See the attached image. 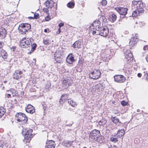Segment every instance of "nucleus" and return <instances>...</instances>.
Instances as JSON below:
<instances>
[{
    "label": "nucleus",
    "instance_id": "obj_13",
    "mask_svg": "<svg viewBox=\"0 0 148 148\" xmlns=\"http://www.w3.org/2000/svg\"><path fill=\"white\" fill-rule=\"evenodd\" d=\"M25 110L27 112L31 114H32L35 112L34 107L30 104H29L25 108Z\"/></svg>",
    "mask_w": 148,
    "mask_h": 148
},
{
    "label": "nucleus",
    "instance_id": "obj_5",
    "mask_svg": "<svg viewBox=\"0 0 148 148\" xmlns=\"http://www.w3.org/2000/svg\"><path fill=\"white\" fill-rule=\"evenodd\" d=\"M144 6L143 3L141 1H132V8L133 9L136 8L142 11H143L142 8Z\"/></svg>",
    "mask_w": 148,
    "mask_h": 148
},
{
    "label": "nucleus",
    "instance_id": "obj_34",
    "mask_svg": "<svg viewBox=\"0 0 148 148\" xmlns=\"http://www.w3.org/2000/svg\"><path fill=\"white\" fill-rule=\"evenodd\" d=\"M112 121L116 124H117L120 123L119 119L116 117H112Z\"/></svg>",
    "mask_w": 148,
    "mask_h": 148
},
{
    "label": "nucleus",
    "instance_id": "obj_50",
    "mask_svg": "<svg viewBox=\"0 0 148 148\" xmlns=\"http://www.w3.org/2000/svg\"><path fill=\"white\" fill-rule=\"evenodd\" d=\"M143 49L145 51H148V46L146 45L145 46H144L143 47Z\"/></svg>",
    "mask_w": 148,
    "mask_h": 148
},
{
    "label": "nucleus",
    "instance_id": "obj_24",
    "mask_svg": "<svg viewBox=\"0 0 148 148\" xmlns=\"http://www.w3.org/2000/svg\"><path fill=\"white\" fill-rule=\"evenodd\" d=\"M96 141L99 143H102L104 141V137L103 136H99L97 137Z\"/></svg>",
    "mask_w": 148,
    "mask_h": 148
},
{
    "label": "nucleus",
    "instance_id": "obj_17",
    "mask_svg": "<svg viewBox=\"0 0 148 148\" xmlns=\"http://www.w3.org/2000/svg\"><path fill=\"white\" fill-rule=\"evenodd\" d=\"M92 25L93 26L95 27L96 30H99V29L102 27L101 22L99 20L95 21H94Z\"/></svg>",
    "mask_w": 148,
    "mask_h": 148
},
{
    "label": "nucleus",
    "instance_id": "obj_14",
    "mask_svg": "<svg viewBox=\"0 0 148 148\" xmlns=\"http://www.w3.org/2000/svg\"><path fill=\"white\" fill-rule=\"evenodd\" d=\"M22 72L20 71L17 70L15 71L14 75L13 78L16 79H18L22 76Z\"/></svg>",
    "mask_w": 148,
    "mask_h": 148
},
{
    "label": "nucleus",
    "instance_id": "obj_37",
    "mask_svg": "<svg viewBox=\"0 0 148 148\" xmlns=\"http://www.w3.org/2000/svg\"><path fill=\"white\" fill-rule=\"evenodd\" d=\"M106 123V121L104 119H103L99 121V125L104 126Z\"/></svg>",
    "mask_w": 148,
    "mask_h": 148
},
{
    "label": "nucleus",
    "instance_id": "obj_18",
    "mask_svg": "<svg viewBox=\"0 0 148 148\" xmlns=\"http://www.w3.org/2000/svg\"><path fill=\"white\" fill-rule=\"evenodd\" d=\"M45 4L48 8H51L53 6L54 3L53 0L47 1L45 3Z\"/></svg>",
    "mask_w": 148,
    "mask_h": 148
},
{
    "label": "nucleus",
    "instance_id": "obj_42",
    "mask_svg": "<svg viewBox=\"0 0 148 148\" xmlns=\"http://www.w3.org/2000/svg\"><path fill=\"white\" fill-rule=\"evenodd\" d=\"M68 94H64L63 95L62 97V98H64V100H66L68 98Z\"/></svg>",
    "mask_w": 148,
    "mask_h": 148
},
{
    "label": "nucleus",
    "instance_id": "obj_40",
    "mask_svg": "<svg viewBox=\"0 0 148 148\" xmlns=\"http://www.w3.org/2000/svg\"><path fill=\"white\" fill-rule=\"evenodd\" d=\"M96 31H93L92 32V33L93 34H96V35H100V32H99V30H96Z\"/></svg>",
    "mask_w": 148,
    "mask_h": 148
},
{
    "label": "nucleus",
    "instance_id": "obj_28",
    "mask_svg": "<svg viewBox=\"0 0 148 148\" xmlns=\"http://www.w3.org/2000/svg\"><path fill=\"white\" fill-rule=\"evenodd\" d=\"M136 40H134V38L133 39H131L129 42V45L131 48L134 46L137 43Z\"/></svg>",
    "mask_w": 148,
    "mask_h": 148
},
{
    "label": "nucleus",
    "instance_id": "obj_7",
    "mask_svg": "<svg viewBox=\"0 0 148 148\" xmlns=\"http://www.w3.org/2000/svg\"><path fill=\"white\" fill-rule=\"evenodd\" d=\"M100 35L102 36L106 37L107 36L109 33L108 29L106 27L102 26L99 29Z\"/></svg>",
    "mask_w": 148,
    "mask_h": 148
},
{
    "label": "nucleus",
    "instance_id": "obj_25",
    "mask_svg": "<svg viewBox=\"0 0 148 148\" xmlns=\"http://www.w3.org/2000/svg\"><path fill=\"white\" fill-rule=\"evenodd\" d=\"M7 91L10 94L11 93L13 97L14 96L17 94V91H16L13 88H11L10 90H7Z\"/></svg>",
    "mask_w": 148,
    "mask_h": 148
},
{
    "label": "nucleus",
    "instance_id": "obj_54",
    "mask_svg": "<svg viewBox=\"0 0 148 148\" xmlns=\"http://www.w3.org/2000/svg\"><path fill=\"white\" fill-rule=\"evenodd\" d=\"M3 44V42L0 41V48H1Z\"/></svg>",
    "mask_w": 148,
    "mask_h": 148
},
{
    "label": "nucleus",
    "instance_id": "obj_21",
    "mask_svg": "<svg viewBox=\"0 0 148 148\" xmlns=\"http://www.w3.org/2000/svg\"><path fill=\"white\" fill-rule=\"evenodd\" d=\"M73 47L76 48H80L82 46V43L80 41H76L73 44Z\"/></svg>",
    "mask_w": 148,
    "mask_h": 148
},
{
    "label": "nucleus",
    "instance_id": "obj_46",
    "mask_svg": "<svg viewBox=\"0 0 148 148\" xmlns=\"http://www.w3.org/2000/svg\"><path fill=\"white\" fill-rule=\"evenodd\" d=\"M43 10L44 12H46L47 14H48L49 10L47 8H44L43 9Z\"/></svg>",
    "mask_w": 148,
    "mask_h": 148
},
{
    "label": "nucleus",
    "instance_id": "obj_23",
    "mask_svg": "<svg viewBox=\"0 0 148 148\" xmlns=\"http://www.w3.org/2000/svg\"><path fill=\"white\" fill-rule=\"evenodd\" d=\"M33 135H30V136L25 135L24 141L26 143H29L31 140V138L33 137Z\"/></svg>",
    "mask_w": 148,
    "mask_h": 148
},
{
    "label": "nucleus",
    "instance_id": "obj_58",
    "mask_svg": "<svg viewBox=\"0 0 148 148\" xmlns=\"http://www.w3.org/2000/svg\"><path fill=\"white\" fill-rule=\"evenodd\" d=\"M112 148H118V147L114 146Z\"/></svg>",
    "mask_w": 148,
    "mask_h": 148
},
{
    "label": "nucleus",
    "instance_id": "obj_22",
    "mask_svg": "<svg viewBox=\"0 0 148 148\" xmlns=\"http://www.w3.org/2000/svg\"><path fill=\"white\" fill-rule=\"evenodd\" d=\"M73 141H64L62 143L63 145L66 147H70L73 143Z\"/></svg>",
    "mask_w": 148,
    "mask_h": 148
},
{
    "label": "nucleus",
    "instance_id": "obj_3",
    "mask_svg": "<svg viewBox=\"0 0 148 148\" xmlns=\"http://www.w3.org/2000/svg\"><path fill=\"white\" fill-rule=\"evenodd\" d=\"M31 27V25L29 24H21L18 27V30L21 34H25V32L30 29Z\"/></svg>",
    "mask_w": 148,
    "mask_h": 148
},
{
    "label": "nucleus",
    "instance_id": "obj_48",
    "mask_svg": "<svg viewBox=\"0 0 148 148\" xmlns=\"http://www.w3.org/2000/svg\"><path fill=\"white\" fill-rule=\"evenodd\" d=\"M45 148H54V146H49V145H46Z\"/></svg>",
    "mask_w": 148,
    "mask_h": 148
},
{
    "label": "nucleus",
    "instance_id": "obj_59",
    "mask_svg": "<svg viewBox=\"0 0 148 148\" xmlns=\"http://www.w3.org/2000/svg\"><path fill=\"white\" fill-rule=\"evenodd\" d=\"M29 18H31V19H33V18H34L33 17H31V16H30V17H29Z\"/></svg>",
    "mask_w": 148,
    "mask_h": 148
},
{
    "label": "nucleus",
    "instance_id": "obj_43",
    "mask_svg": "<svg viewBox=\"0 0 148 148\" xmlns=\"http://www.w3.org/2000/svg\"><path fill=\"white\" fill-rule=\"evenodd\" d=\"M138 35L137 34H136L135 35V36H133L131 39H133L134 38V40H136V42H137V41H138Z\"/></svg>",
    "mask_w": 148,
    "mask_h": 148
},
{
    "label": "nucleus",
    "instance_id": "obj_31",
    "mask_svg": "<svg viewBox=\"0 0 148 148\" xmlns=\"http://www.w3.org/2000/svg\"><path fill=\"white\" fill-rule=\"evenodd\" d=\"M46 145H49L51 146H54L55 147V142L52 140H47L46 142Z\"/></svg>",
    "mask_w": 148,
    "mask_h": 148
},
{
    "label": "nucleus",
    "instance_id": "obj_63",
    "mask_svg": "<svg viewBox=\"0 0 148 148\" xmlns=\"http://www.w3.org/2000/svg\"><path fill=\"white\" fill-rule=\"evenodd\" d=\"M83 148H87V147H84Z\"/></svg>",
    "mask_w": 148,
    "mask_h": 148
},
{
    "label": "nucleus",
    "instance_id": "obj_36",
    "mask_svg": "<svg viewBox=\"0 0 148 148\" xmlns=\"http://www.w3.org/2000/svg\"><path fill=\"white\" fill-rule=\"evenodd\" d=\"M75 5V3L74 2H69L67 4V6L68 7L70 8H73Z\"/></svg>",
    "mask_w": 148,
    "mask_h": 148
},
{
    "label": "nucleus",
    "instance_id": "obj_41",
    "mask_svg": "<svg viewBox=\"0 0 148 148\" xmlns=\"http://www.w3.org/2000/svg\"><path fill=\"white\" fill-rule=\"evenodd\" d=\"M114 137H112L111 138L110 140L112 142H116L118 141V140L117 138L115 137V136H114Z\"/></svg>",
    "mask_w": 148,
    "mask_h": 148
},
{
    "label": "nucleus",
    "instance_id": "obj_38",
    "mask_svg": "<svg viewBox=\"0 0 148 148\" xmlns=\"http://www.w3.org/2000/svg\"><path fill=\"white\" fill-rule=\"evenodd\" d=\"M43 42L45 45H48L50 43L49 39H47L46 40H44Z\"/></svg>",
    "mask_w": 148,
    "mask_h": 148
},
{
    "label": "nucleus",
    "instance_id": "obj_10",
    "mask_svg": "<svg viewBox=\"0 0 148 148\" xmlns=\"http://www.w3.org/2000/svg\"><path fill=\"white\" fill-rule=\"evenodd\" d=\"M116 10L120 15L125 16L127 13L128 9L126 8L119 7L116 8Z\"/></svg>",
    "mask_w": 148,
    "mask_h": 148
},
{
    "label": "nucleus",
    "instance_id": "obj_64",
    "mask_svg": "<svg viewBox=\"0 0 148 148\" xmlns=\"http://www.w3.org/2000/svg\"><path fill=\"white\" fill-rule=\"evenodd\" d=\"M60 27L59 29V31H60Z\"/></svg>",
    "mask_w": 148,
    "mask_h": 148
},
{
    "label": "nucleus",
    "instance_id": "obj_12",
    "mask_svg": "<svg viewBox=\"0 0 148 148\" xmlns=\"http://www.w3.org/2000/svg\"><path fill=\"white\" fill-rule=\"evenodd\" d=\"M103 86L100 83L96 85L94 88L93 89V90L95 92H100L103 90Z\"/></svg>",
    "mask_w": 148,
    "mask_h": 148
},
{
    "label": "nucleus",
    "instance_id": "obj_27",
    "mask_svg": "<svg viewBox=\"0 0 148 148\" xmlns=\"http://www.w3.org/2000/svg\"><path fill=\"white\" fill-rule=\"evenodd\" d=\"M68 103L72 107H75L77 106L76 103L71 99H68Z\"/></svg>",
    "mask_w": 148,
    "mask_h": 148
},
{
    "label": "nucleus",
    "instance_id": "obj_15",
    "mask_svg": "<svg viewBox=\"0 0 148 148\" xmlns=\"http://www.w3.org/2000/svg\"><path fill=\"white\" fill-rule=\"evenodd\" d=\"M6 35V31L3 27H0V38H5Z\"/></svg>",
    "mask_w": 148,
    "mask_h": 148
},
{
    "label": "nucleus",
    "instance_id": "obj_57",
    "mask_svg": "<svg viewBox=\"0 0 148 148\" xmlns=\"http://www.w3.org/2000/svg\"><path fill=\"white\" fill-rule=\"evenodd\" d=\"M145 58L146 61L148 62V54L146 56Z\"/></svg>",
    "mask_w": 148,
    "mask_h": 148
},
{
    "label": "nucleus",
    "instance_id": "obj_33",
    "mask_svg": "<svg viewBox=\"0 0 148 148\" xmlns=\"http://www.w3.org/2000/svg\"><path fill=\"white\" fill-rule=\"evenodd\" d=\"M32 49L31 50V51L30 52H28V54H30L32 53L34 51V50L35 49L37 45L35 43H33L32 45Z\"/></svg>",
    "mask_w": 148,
    "mask_h": 148
},
{
    "label": "nucleus",
    "instance_id": "obj_30",
    "mask_svg": "<svg viewBox=\"0 0 148 148\" xmlns=\"http://www.w3.org/2000/svg\"><path fill=\"white\" fill-rule=\"evenodd\" d=\"M125 134V131L124 130H121L118 131L117 136H118L119 137H121L123 136Z\"/></svg>",
    "mask_w": 148,
    "mask_h": 148
},
{
    "label": "nucleus",
    "instance_id": "obj_2",
    "mask_svg": "<svg viewBox=\"0 0 148 148\" xmlns=\"http://www.w3.org/2000/svg\"><path fill=\"white\" fill-rule=\"evenodd\" d=\"M31 39L24 37L22 38L20 42V45L21 47L25 48L29 47L31 44Z\"/></svg>",
    "mask_w": 148,
    "mask_h": 148
},
{
    "label": "nucleus",
    "instance_id": "obj_1",
    "mask_svg": "<svg viewBox=\"0 0 148 148\" xmlns=\"http://www.w3.org/2000/svg\"><path fill=\"white\" fill-rule=\"evenodd\" d=\"M15 119L21 124H24L27 123V118L25 115L22 113H19L16 114Z\"/></svg>",
    "mask_w": 148,
    "mask_h": 148
},
{
    "label": "nucleus",
    "instance_id": "obj_32",
    "mask_svg": "<svg viewBox=\"0 0 148 148\" xmlns=\"http://www.w3.org/2000/svg\"><path fill=\"white\" fill-rule=\"evenodd\" d=\"M116 19V15L114 14H112L110 16V20L111 21L114 22L115 21Z\"/></svg>",
    "mask_w": 148,
    "mask_h": 148
},
{
    "label": "nucleus",
    "instance_id": "obj_47",
    "mask_svg": "<svg viewBox=\"0 0 148 148\" xmlns=\"http://www.w3.org/2000/svg\"><path fill=\"white\" fill-rule=\"evenodd\" d=\"M39 17V15L38 14H34V18L35 19L38 18Z\"/></svg>",
    "mask_w": 148,
    "mask_h": 148
},
{
    "label": "nucleus",
    "instance_id": "obj_61",
    "mask_svg": "<svg viewBox=\"0 0 148 148\" xmlns=\"http://www.w3.org/2000/svg\"><path fill=\"white\" fill-rule=\"evenodd\" d=\"M2 145V144L0 143V147H1Z\"/></svg>",
    "mask_w": 148,
    "mask_h": 148
},
{
    "label": "nucleus",
    "instance_id": "obj_11",
    "mask_svg": "<svg viewBox=\"0 0 148 148\" xmlns=\"http://www.w3.org/2000/svg\"><path fill=\"white\" fill-rule=\"evenodd\" d=\"M1 55L0 56V62L2 61L3 60L5 61H7V53L3 49H2L1 51Z\"/></svg>",
    "mask_w": 148,
    "mask_h": 148
},
{
    "label": "nucleus",
    "instance_id": "obj_4",
    "mask_svg": "<svg viewBox=\"0 0 148 148\" xmlns=\"http://www.w3.org/2000/svg\"><path fill=\"white\" fill-rule=\"evenodd\" d=\"M64 55V53L62 50H57L54 54V57L55 60L58 63H60Z\"/></svg>",
    "mask_w": 148,
    "mask_h": 148
},
{
    "label": "nucleus",
    "instance_id": "obj_6",
    "mask_svg": "<svg viewBox=\"0 0 148 148\" xmlns=\"http://www.w3.org/2000/svg\"><path fill=\"white\" fill-rule=\"evenodd\" d=\"M101 75V72L99 70L95 69L90 72L89 74V77L92 79H96L100 77Z\"/></svg>",
    "mask_w": 148,
    "mask_h": 148
},
{
    "label": "nucleus",
    "instance_id": "obj_55",
    "mask_svg": "<svg viewBox=\"0 0 148 148\" xmlns=\"http://www.w3.org/2000/svg\"><path fill=\"white\" fill-rule=\"evenodd\" d=\"M138 76L139 77H141L142 76V74L140 73H138L137 74Z\"/></svg>",
    "mask_w": 148,
    "mask_h": 148
},
{
    "label": "nucleus",
    "instance_id": "obj_16",
    "mask_svg": "<svg viewBox=\"0 0 148 148\" xmlns=\"http://www.w3.org/2000/svg\"><path fill=\"white\" fill-rule=\"evenodd\" d=\"M125 58L128 60L130 59L133 57V55L129 50H126L125 52Z\"/></svg>",
    "mask_w": 148,
    "mask_h": 148
},
{
    "label": "nucleus",
    "instance_id": "obj_60",
    "mask_svg": "<svg viewBox=\"0 0 148 148\" xmlns=\"http://www.w3.org/2000/svg\"><path fill=\"white\" fill-rule=\"evenodd\" d=\"M44 31L45 32H47V30L46 29H45V30H44Z\"/></svg>",
    "mask_w": 148,
    "mask_h": 148
},
{
    "label": "nucleus",
    "instance_id": "obj_9",
    "mask_svg": "<svg viewBox=\"0 0 148 148\" xmlns=\"http://www.w3.org/2000/svg\"><path fill=\"white\" fill-rule=\"evenodd\" d=\"M115 82L120 83L123 82L125 80V77L122 75H116L114 76Z\"/></svg>",
    "mask_w": 148,
    "mask_h": 148
},
{
    "label": "nucleus",
    "instance_id": "obj_62",
    "mask_svg": "<svg viewBox=\"0 0 148 148\" xmlns=\"http://www.w3.org/2000/svg\"><path fill=\"white\" fill-rule=\"evenodd\" d=\"M6 82H7V81H4V82L5 83Z\"/></svg>",
    "mask_w": 148,
    "mask_h": 148
},
{
    "label": "nucleus",
    "instance_id": "obj_51",
    "mask_svg": "<svg viewBox=\"0 0 148 148\" xmlns=\"http://www.w3.org/2000/svg\"><path fill=\"white\" fill-rule=\"evenodd\" d=\"M11 94H10V93L6 94H5L6 96L8 98H9V97H11Z\"/></svg>",
    "mask_w": 148,
    "mask_h": 148
},
{
    "label": "nucleus",
    "instance_id": "obj_39",
    "mask_svg": "<svg viewBox=\"0 0 148 148\" xmlns=\"http://www.w3.org/2000/svg\"><path fill=\"white\" fill-rule=\"evenodd\" d=\"M100 20L104 22H106L107 21V19L106 17L103 16H101L100 18Z\"/></svg>",
    "mask_w": 148,
    "mask_h": 148
},
{
    "label": "nucleus",
    "instance_id": "obj_44",
    "mask_svg": "<svg viewBox=\"0 0 148 148\" xmlns=\"http://www.w3.org/2000/svg\"><path fill=\"white\" fill-rule=\"evenodd\" d=\"M107 1L106 0H103L101 2V4L103 6H105L106 5Z\"/></svg>",
    "mask_w": 148,
    "mask_h": 148
},
{
    "label": "nucleus",
    "instance_id": "obj_26",
    "mask_svg": "<svg viewBox=\"0 0 148 148\" xmlns=\"http://www.w3.org/2000/svg\"><path fill=\"white\" fill-rule=\"evenodd\" d=\"M33 131V130L32 129H30L28 130H27V132L25 134H24V130H23L22 132V133L23 134H25V135H27V136H30V135H33L32 134V132Z\"/></svg>",
    "mask_w": 148,
    "mask_h": 148
},
{
    "label": "nucleus",
    "instance_id": "obj_29",
    "mask_svg": "<svg viewBox=\"0 0 148 148\" xmlns=\"http://www.w3.org/2000/svg\"><path fill=\"white\" fill-rule=\"evenodd\" d=\"M140 10L139 9H136L135 10L133 11L132 14V16L133 17H136L138 16L139 14Z\"/></svg>",
    "mask_w": 148,
    "mask_h": 148
},
{
    "label": "nucleus",
    "instance_id": "obj_35",
    "mask_svg": "<svg viewBox=\"0 0 148 148\" xmlns=\"http://www.w3.org/2000/svg\"><path fill=\"white\" fill-rule=\"evenodd\" d=\"M5 112V109L2 107H0V117L2 116Z\"/></svg>",
    "mask_w": 148,
    "mask_h": 148
},
{
    "label": "nucleus",
    "instance_id": "obj_19",
    "mask_svg": "<svg viewBox=\"0 0 148 148\" xmlns=\"http://www.w3.org/2000/svg\"><path fill=\"white\" fill-rule=\"evenodd\" d=\"M71 83L68 79H64L62 82V86L65 88H67L70 85Z\"/></svg>",
    "mask_w": 148,
    "mask_h": 148
},
{
    "label": "nucleus",
    "instance_id": "obj_49",
    "mask_svg": "<svg viewBox=\"0 0 148 148\" xmlns=\"http://www.w3.org/2000/svg\"><path fill=\"white\" fill-rule=\"evenodd\" d=\"M63 100H64V98H62L60 99V104H63L64 103Z\"/></svg>",
    "mask_w": 148,
    "mask_h": 148
},
{
    "label": "nucleus",
    "instance_id": "obj_8",
    "mask_svg": "<svg viewBox=\"0 0 148 148\" xmlns=\"http://www.w3.org/2000/svg\"><path fill=\"white\" fill-rule=\"evenodd\" d=\"M99 132L98 130H93L90 133L89 135V139L92 140L95 139L96 138H97V137H98L97 136L99 134Z\"/></svg>",
    "mask_w": 148,
    "mask_h": 148
},
{
    "label": "nucleus",
    "instance_id": "obj_56",
    "mask_svg": "<svg viewBox=\"0 0 148 148\" xmlns=\"http://www.w3.org/2000/svg\"><path fill=\"white\" fill-rule=\"evenodd\" d=\"M145 76H146V80L148 81V74H147L146 75H145Z\"/></svg>",
    "mask_w": 148,
    "mask_h": 148
},
{
    "label": "nucleus",
    "instance_id": "obj_52",
    "mask_svg": "<svg viewBox=\"0 0 148 148\" xmlns=\"http://www.w3.org/2000/svg\"><path fill=\"white\" fill-rule=\"evenodd\" d=\"M64 24L63 23H60L59 24V27L60 28L61 27L64 26Z\"/></svg>",
    "mask_w": 148,
    "mask_h": 148
},
{
    "label": "nucleus",
    "instance_id": "obj_53",
    "mask_svg": "<svg viewBox=\"0 0 148 148\" xmlns=\"http://www.w3.org/2000/svg\"><path fill=\"white\" fill-rule=\"evenodd\" d=\"M45 19L46 21H49L50 20V17L49 16H47L45 18Z\"/></svg>",
    "mask_w": 148,
    "mask_h": 148
},
{
    "label": "nucleus",
    "instance_id": "obj_20",
    "mask_svg": "<svg viewBox=\"0 0 148 148\" xmlns=\"http://www.w3.org/2000/svg\"><path fill=\"white\" fill-rule=\"evenodd\" d=\"M74 60V59L71 54H69L67 57L66 61L67 63L69 64H72Z\"/></svg>",
    "mask_w": 148,
    "mask_h": 148
},
{
    "label": "nucleus",
    "instance_id": "obj_45",
    "mask_svg": "<svg viewBox=\"0 0 148 148\" xmlns=\"http://www.w3.org/2000/svg\"><path fill=\"white\" fill-rule=\"evenodd\" d=\"M121 104L123 106H125L127 105V103L124 101H122L121 102Z\"/></svg>",
    "mask_w": 148,
    "mask_h": 148
}]
</instances>
